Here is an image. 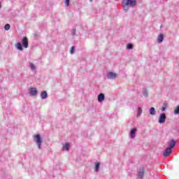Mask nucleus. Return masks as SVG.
<instances>
[{
    "mask_svg": "<svg viewBox=\"0 0 179 179\" xmlns=\"http://www.w3.org/2000/svg\"><path fill=\"white\" fill-rule=\"evenodd\" d=\"M15 47L19 51H23V47L24 48H29V39H27V37L26 36L23 37L22 38V43L18 42L15 44Z\"/></svg>",
    "mask_w": 179,
    "mask_h": 179,
    "instance_id": "f257e3e1",
    "label": "nucleus"
},
{
    "mask_svg": "<svg viewBox=\"0 0 179 179\" xmlns=\"http://www.w3.org/2000/svg\"><path fill=\"white\" fill-rule=\"evenodd\" d=\"M33 139L38 149H39V150H41V145L43 144V138H41V135H40V134H35L33 136Z\"/></svg>",
    "mask_w": 179,
    "mask_h": 179,
    "instance_id": "f03ea898",
    "label": "nucleus"
},
{
    "mask_svg": "<svg viewBox=\"0 0 179 179\" xmlns=\"http://www.w3.org/2000/svg\"><path fill=\"white\" fill-rule=\"evenodd\" d=\"M118 76L116 73L113 72V71H109L106 74V78L107 79H109L110 80H114V79H117V77Z\"/></svg>",
    "mask_w": 179,
    "mask_h": 179,
    "instance_id": "7ed1b4c3",
    "label": "nucleus"
},
{
    "mask_svg": "<svg viewBox=\"0 0 179 179\" xmlns=\"http://www.w3.org/2000/svg\"><path fill=\"white\" fill-rule=\"evenodd\" d=\"M122 2L129 5L130 8H134L136 5V0H122Z\"/></svg>",
    "mask_w": 179,
    "mask_h": 179,
    "instance_id": "20e7f679",
    "label": "nucleus"
},
{
    "mask_svg": "<svg viewBox=\"0 0 179 179\" xmlns=\"http://www.w3.org/2000/svg\"><path fill=\"white\" fill-rule=\"evenodd\" d=\"M29 93L30 96H32L33 97L37 96V94L38 93V91L37 90V88L36 87H31L29 90Z\"/></svg>",
    "mask_w": 179,
    "mask_h": 179,
    "instance_id": "39448f33",
    "label": "nucleus"
},
{
    "mask_svg": "<svg viewBox=\"0 0 179 179\" xmlns=\"http://www.w3.org/2000/svg\"><path fill=\"white\" fill-rule=\"evenodd\" d=\"M136 131H138V129L136 128H132L130 130L129 136L130 139H135V136L136 135Z\"/></svg>",
    "mask_w": 179,
    "mask_h": 179,
    "instance_id": "423d86ee",
    "label": "nucleus"
},
{
    "mask_svg": "<svg viewBox=\"0 0 179 179\" xmlns=\"http://www.w3.org/2000/svg\"><path fill=\"white\" fill-rule=\"evenodd\" d=\"M158 122L159 124H164L166 122V113H161L159 115Z\"/></svg>",
    "mask_w": 179,
    "mask_h": 179,
    "instance_id": "0eeeda50",
    "label": "nucleus"
},
{
    "mask_svg": "<svg viewBox=\"0 0 179 179\" xmlns=\"http://www.w3.org/2000/svg\"><path fill=\"white\" fill-rule=\"evenodd\" d=\"M171 152H173V150L171 148H167L163 152V155L164 157H169L170 155H171Z\"/></svg>",
    "mask_w": 179,
    "mask_h": 179,
    "instance_id": "6e6552de",
    "label": "nucleus"
},
{
    "mask_svg": "<svg viewBox=\"0 0 179 179\" xmlns=\"http://www.w3.org/2000/svg\"><path fill=\"white\" fill-rule=\"evenodd\" d=\"M143 176H145V169H143V168H140L138 171V178H143Z\"/></svg>",
    "mask_w": 179,
    "mask_h": 179,
    "instance_id": "1a4fd4ad",
    "label": "nucleus"
},
{
    "mask_svg": "<svg viewBox=\"0 0 179 179\" xmlns=\"http://www.w3.org/2000/svg\"><path fill=\"white\" fill-rule=\"evenodd\" d=\"M100 164H101V163L99 162H96L94 163V169L95 173H99V171H100Z\"/></svg>",
    "mask_w": 179,
    "mask_h": 179,
    "instance_id": "9d476101",
    "label": "nucleus"
},
{
    "mask_svg": "<svg viewBox=\"0 0 179 179\" xmlns=\"http://www.w3.org/2000/svg\"><path fill=\"white\" fill-rule=\"evenodd\" d=\"M106 96L104 94L101 93L98 95V101L99 103H103V101L105 100Z\"/></svg>",
    "mask_w": 179,
    "mask_h": 179,
    "instance_id": "9b49d317",
    "label": "nucleus"
},
{
    "mask_svg": "<svg viewBox=\"0 0 179 179\" xmlns=\"http://www.w3.org/2000/svg\"><path fill=\"white\" fill-rule=\"evenodd\" d=\"M169 148L173 150V148H174V146H176V141L174 140H171L169 142Z\"/></svg>",
    "mask_w": 179,
    "mask_h": 179,
    "instance_id": "f8f14e48",
    "label": "nucleus"
},
{
    "mask_svg": "<svg viewBox=\"0 0 179 179\" xmlns=\"http://www.w3.org/2000/svg\"><path fill=\"white\" fill-rule=\"evenodd\" d=\"M48 97V94H47V91H43L41 93V98L42 100H45Z\"/></svg>",
    "mask_w": 179,
    "mask_h": 179,
    "instance_id": "ddd939ff",
    "label": "nucleus"
},
{
    "mask_svg": "<svg viewBox=\"0 0 179 179\" xmlns=\"http://www.w3.org/2000/svg\"><path fill=\"white\" fill-rule=\"evenodd\" d=\"M122 5L124 12H128V10H129V5L127 4L126 3H123V1H122Z\"/></svg>",
    "mask_w": 179,
    "mask_h": 179,
    "instance_id": "4468645a",
    "label": "nucleus"
},
{
    "mask_svg": "<svg viewBox=\"0 0 179 179\" xmlns=\"http://www.w3.org/2000/svg\"><path fill=\"white\" fill-rule=\"evenodd\" d=\"M163 38H164V35L163 34H159L157 38V42L158 43H163Z\"/></svg>",
    "mask_w": 179,
    "mask_h": 179,
    "instance_id": "2eb2a0df",
    "label": "nucleus"
},
{
    "mask_svg": "<svg viewBox=\"0 0 179 179\" xmlns=\"http://www.w3.org/2000/svg\"><path fill=\"white\" fill-rule=\"evenodd\" d=\"M29 67L32 72H36L37 67H36V65L33 63H29Z\"/></svg>",
    "mask_w": 179,
    "mask_h": 179,
    "instance_id": "dca6fc26",
    "label": "nucleus"
},
{
    "mask_svg": "<svg viewBox=\"0 0 179 179\" xmlns=\"http://www.w3.org/2000/svg\"><path fill=\"white\" fill-rule=\"evenodd\" d=\"M150 115H156V109L154 107H151L149 110Z\"/></svg>",
    "mask_w": 179,
    "mask_h": 179,
    "instance_id": "f3484780",
    "label": "nucleus"
},
{
    "mask_svg": "<svg viewBox=\"0 0 179 179\" xmlns=\"http://www.w3.org/2000/svg\"><path fill=\"white\" fill-rule=\"evenodd\" d=\"M143 111V110H142V108L139 107L138 108V112H137V115H136L137 118H139V117H141V115H142Z\"/></svg>",
    "mask_w": 179,
    "mask_h": 179,
    "instance_id": "a211bd4d",
    "label": "nucleus"
},
{
    "mask_svg": "<svg viewBox=\"0 0 179 179\" xmlns=\"http://www.w3.org/2000/svg\"><path fill=\"white\" fill-rule=\"evenodd\" d=\"M63 150H69V143H66L65 145H63Z\"/></svg>",
    "mask_w": 179,
    "mask_h": 179,
    "instance_id": "6ab92c4d",
    "label": "nucleus"
},
{
    "mask_svg": "<svg viewBox=\"0 0 179 179\" xmlns=\"http://www.w3.org/2000/svg\"><path fill=\"white\" fill-rule=\"evenodd\" d=\"M143 96H145V97H148V90H146L145 88L143 89Z\"/></svg>",
    "mask_w": 179,
    "mask_h": 179,
    "instance_id": "aec40b11",
    "label": "nucleus"
},
{
    "mask_svg": "<svg viewBox=\"0 0 179 179\" xmlns=\"http://www.w3.org/2000/svg\"><path fill=\"white\" fill-rule=\"evenodd\" d=\"M173 113L175 114V115H177L179 114V105L175 108Z\"/></svg>",
    "mask_w": 179,
    "mask_h": 179,
    "instance_id": "412c9836",
    "label": "nucleus"
},
{
    "mask_svg": "<svg viewBox=\"0 0 179 179\" xmlns=\"http://www.w3.org/2000/svg\"><path fill=\"white\" fill-rule=\"evenodd\" d=\"M64 5L66 7L69 6L71 5V0H64Z\"/></svg>",
    "mask_w": 179,
    "mask_h": 179,
    "instance_id": "4be33fe9",
    "label": "nucleus"
},
{
    "mask_svg": "<svg viewBox=\"0 0 179 179\" xmlns=\"http://www.w3.org/2000/svg\"><path fill=\"white\" fill-rule=\"evenodd\" d=\"M133 45L131 43H128L127 45V50H132Z\"/></svg>",
    "mask_w": 179,
    "mask_h": 179,
    "instance_id": "5701e85b",
    "label": "nucleus"
},
{
    "mask_svg": "<svg viewBox=\"0 0 179 179\" xmlns=\"http://www.w3.org/2000/svg\"><path fill=\"white\" fill-rule=\"evenodd\" d=\"M4 29H5V30H9V29H10V25L9 24H6L4 26Z\"/></svg>",
    "mask_w": 179,
    "mask_h": 179,
    "instance_id": "b1692460",
    "label": "nucleus"
},
{
    "mask_svg": "<svg viewBox=\"0 0 179 179\" xmlns=\"http://www.w3.org/2000/svg\"><path fill=\"white\" fill-rule=\"evenodd\" d=\"M75 46L71 47L70 54H73V52H75Z\"/></svg>",
    "mask_w": 179,
    "mask_h": 179,
    "instance_id": "393cba45",
    "label": "nucleus"
},
{
    "mask_svg": "<svg viewBox=\"0 0 179 179\" xmlns=\"http://www.w3.org/2000/svg\"><path fill=\"white\" fill-rule=\"evenodd\" d=\"M72 34H73V36H76V29H73Z\"/></svg>",
    "mask_w": 179,
    "mask_h": 179,
    "instance_id": "a878e982",
    "label": "nucleus"
},
{
    "mask_svg": "<svg viewBox=\"0 0 179 179\" xmlns=\"http://www.w3.org/2000/svg\"><path fill=\"white\" fill-rule=\"evenodd\" d=\"M162 111H165L166 110V107H163L162 109Z\"/></svg>",
    "mask_w": 179,
    "mask_h": 179,
    "instance_id": "bb28decb",
    "label": "nucleus"
},
{
    "mask_svg": "<svg viewBox=\"0 0 179 179\" xmlns=\"http://www.w3.org/2000/svg\"><path fill=\"white\" fill-rule=\"evenodd\" d=\"M90 2H92L93 0H90Z\"/></svg>",
    "mask_w": 179,
    "mask_h": 179,
    "instance_id": "cd10ccee",
    "label": "nucleus"
},
{
    "mask_svg": "<svg viewBox=\"0 0 179 179\" xmlns=\"http://www.w3.org/2000/svg\"><path fill=\"white\" fill-rule=\"evenodd\" d=\"M115 1H118V0H115Z\"/></svg>",
    "mask_w": 179,
    "mask_h": 179,
    "instance_id": "c85d7f7f",
    "label": "nucleus"
}]
</instances>
